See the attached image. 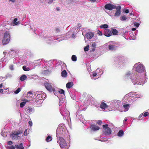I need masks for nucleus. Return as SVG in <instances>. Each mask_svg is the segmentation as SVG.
Segmentation results:
<instances>
[{
  "instance_id": "1",
  "label": "nucleus",
  "mask_w": 149,
  "mask_h": 149,
  "mask_svg": "<svg viewBox=\"0 0 149 149\" xmlns=\"http://www.w3.org/2000/svg\"><path fill=\"white\" fill-rule=\"evenodd\" d=\"M146 76V75L145 73L143 76L141 74H136L134 76L132 72L127 71L124 75L123 78L125 79H130L134 84L142 85L145 82Z\"/></svg>"
},
{
  "instance_id": "2",
  "label": "nucleus",
  "mask_w": 149,
  "mask_h": 149,
  "mask_svg": "<svg viewBox=\"0 0 149 149\" xmlns=\"http://www.w3.org/2000/svg\"><path fill=\"white\" fill-rule=\"evenodd\" d=\"M65 125L63 124H60L56 130V136L58 138L59 135H60L64 136L65 134Z\"/></svg>"
},
{
  "instance_id": "3",
  "label": "nucleus",
  "mask_w": 149,
  "mask_h": 149,
  "mask_svg": "<svg viewBox=\"0 0 149 149\" xmlns=\"http://www.w3.org/2000/svg\"><path fill=\"white\" fill-rule=\"evenodd\" d=\"M135 69V71L139 73H141L146 71L144 65L139 62L136 63L133 67Z\"/></svg>"
},
{
  "instance_id": "4",
  "label": "nucleus",
  "mask_w": 149,
  "mask_h": 149,
  "mask_svg": "<svg viewBox=\"0 0 149 149\" xmlns=\"http://www.w3.org/2000/svg\"><path fill=\"white\" fill-rule=\"evenodd\" d=\"M79 31L78 29L76 30V28H73L71 29L70 31H68L66 33V36H68V38H74L75 37V35Z\"/></svg>"
},
{
  "instance_id": "5",
  "label": "nucleus",
  "mask_w": 149,
  "mask_h": 149,
  "mask_svg": "<svg viewBox=\"0 0 149 149\" xmlns=\"http://www.w3.org/2000/svg\"><path fill=\"white\" fill-rule=\"evenodd\" d=\"M10 40V33L8 31L6 32L4 34V37L2 40L3 45L8 44Z\"/></svg>"
},
{
  "instance_id": "6",
  "label": "nucleus",
  "mask_w": 149,
  "mask_h": 149,
  "mask_svg": "<svg viewBox=\"0 0 149 149\" xmlns=\"http://www.w3.org/2000/svg\"><path fill=\"white\" fill-rule=\"evenodd\" d=\"M103 129L102 132L104 134L108 135H109L111 133V130L109 127H108V125L107 124L103 125Z\"/></svg>"
},
{
  "instance_id": "7",
  "label": "nucleus",
  "mask_w": 149,
  "mask_h": 149,
  "mask_svg": "<svg viewBox=\"0 0 149 149\" xmlns=\"http://www.w3.org/2000/svg\"><path fill=\"white\" fill-rule=\"evenodd\" d=\"M22 133V132H20L19 131H17L16 132H14L10 134V136L13 139H20L21 137L20 136H18V135Z\"/></svg>"
},
{
  "instance_id": "8",
  "label": "nucleus",
  "mask_w": 149,
  "mask_h": 149,
  "mask_svg": "<svg viewBox=\"0 0 149 149\" xmlns=\"http://www.w3.org/2000/svg\"><path fill=\"white\" fill-rule=\"evenodd\" d=\"M59 141H57V142H58L61 148L62 149H65V140L63 138L60 136Z\"/></svg>"
},
{
  "instance_id": "9",
  "label": "nucleus",
  "mask_w": 149,
  "mask_h": 149,
  "mask_svg": "<svg viewBox=\"0 0 149 149\" xmlns=\"http://www.w3.org/2000/svg\"><path fill=\"white\" fill-rule=\"evenodd\" d=\"M45 86L47 89L50 91H53L55 95H56V93L55 90L52 87V84L51 83H49L47 82H46L44 84Z\"/></svg>"
},
{
  "instance_id": "10",
  "label": "nucleus",
  "mask_w": 149,
  "mask_h": 149,
  "mask_svg": "<svg viewBox=\"0 0 149 149\" xmlns=\"http://www.w3.org/2000/svg\"><path fill=\"white\" fill-rule=\"evenodd\" d=\"M120 101L118 100H112L111 102V105L113 107H115L116 108H118V106L121 103Z\"/></svg>"
},
{
  "instance_id": "11",
  "label": "nucleus",
  "mask_w": 149,
  "mask_h": 149,
  "mask_svg": "<svg viewBox=\"0 0 149 149\" xmlns=\"http://www.w3.org/2000/svg\"><path fill=\"white\" fill-rule=\"evenodd\" d=\"M117 6L113 5L111 3H108L106 4L104 6V8L105 9L110 10H111L113 9H115Z\"/></svg>"
},
{
  "instance_id": "12",
  "label": "nucleus",
  "mask_w": 149,
  "mask_h": 149,
  "mask_svg": "<svg viewBox=\"0 0 149 149\" xmlns=\"http://www.w3.org/2000/svg\"><path fill=\"white\" fill-rule=\"evenodd\" d=\"M115 9H116V11L115 14L114 16L117 17H119L121 14V7L120 6H117Z\"/></svg>"
},
{
  "instance_id": "13",
  "label": "nucleus",
  "mask_w": 149,
  "mask_h": 149,
  "mask_svg": "<svg viewBox=\"0 0 149 149\" xmlns=\"http://www.w3.org/2000/svg\"><path fill=\"white\" fill-rule=\"evenodd\" d=\"M42 92L37 91L36 92L35 95L36 96L37 98L39 99V100H42V99L44 95L42 94Z\"/></svg>"
},
{
  "instance_id": "14",
  "label": "nucleus",
  "mask_w": 149,
  "mask_h": 149,
  "mask_svg": "<svg viewBox=\"0 0 149 149\" xmlns=\"http://www.w3.org/2000/svg\"><path fill=\"white\" fill-rule=\"evenodd\" d=\"M127 62V60L124 58H122L120 59V61L119 63V65L120 66H123L125 65Z\"/></svg>"
},
{
  "instance_id": "15",
  "label": "nucleus",
  "mask_w": 149,
  "mask_h": 149,
  "mask_svg": "<svg viewBox=\"0 0 149 149\" xmlns=\"http://www.w3.org/2000/svg\"><path fill=\"white\" fill-rule=\"evenodd\" d=\"M104 34L107 37L110 36L112 35L111 31L108 29H105L104 31Z\"/></svg>"
},
{
  "instance_id": "16",
  "label": "nucleus",
  "mask_w": 149,
  "mask_h": 149,
  "mask_svg": "<svg viewBox=\"0 0 149 149\" xmlns=\"http://www.w3.org/2000/svg\"><path fill=\"white\" fill-rule=\"evenodd\" d=\"M25 110L27 113L29 114H31L32 113L33 111V109L31 107H26L25 108Z\"/></svg>"
},
{
  "instance_id": "17",
  "label": "nucleus",
  "mask_w": 149,
  "mask_h": 149,
  "mask_svg": "<svg viewBox=\"0 0 149 149\" xmlns=\"http://www.w3.org/2000/svg\"><path fill=\"white\" fill-rule=\"evenodd\" d=\"M94 34L91 32H88L86 34V37L88 39H91L94 36Z\"/></svg>"
},
{
  "instance_id": "18",
  "label": "nucleus",
  "mask_w": 149,
  "mask_h": 149,
  "mask_svg": "<svg viewBox=\"0 0 149 149\" xmlns=\"http://www.w3.org/2000/svg\"><path fill=\"white\" fill-rule=\"evenodd\" d=\"M129 107V104H124L123 106V108L124 110H120V111L121 112H122L123 111H126L128 110Z\"/></svg>"
},
{
  "instance_id": "19",
  "label": "nucleus",
  "mask_w": 149,
  "mask_h": 149,
  "mask_svg": "<svg viewBox=\"0 0 149 149\" xmlns=\"http://www.w3.org/2000/svg\"><path fill=\"white\" fill-rule=\"evenodd\" d=\"M90 128L92 130L94 131L100 129V127L98 126L95 125H92L91 126Z\"/></svg>"
},
{
  "instance_id": "20",
  "label": "nucleus",
  "mask_w": 149,
  "mask_h": 149,
  "mask_svg": "<svg viewBox=\"0 0 149 149\" xmlns=\"http://www.w3.org/2000/svg\"><path fill=\"white\" fill-rule=\"evenodd\" d=\"M107 107V105L104 102H102L100 105V108L102 109H105Z\"/></svg>"
},
{
  "instance_id": "21",
  "label": "nucleus",
  "mask_w": 149,
  "mask_h": 149,
  "mask_svg": "<svg viewBox=\"0 0 149 149\" xmlns=\"http://www.w3.org/2000/svg\"><path fill=\"white\" fill-rule=\"evenodd\" d=\"M109 49L110 50L113 51L116 50L117 49V47L115 45H109Z\"/></svg>"
},
{
  "instance_id": "22",
  "label": "nucleus",
  "mask_w": 149,
  "mask_h": 149,
  "mask_svg": "<svg viewBox=\"0 0 149 149\" xmlns=\"http://www.w3.org/2000/svg\"><path fill=\"white\" fill-rule=\"evenodd\" d=\"M73 83L72 82H70L67 84L66 87L67 88H71L73 86Z\"/></svg>"
},
{
  "instance_id": "23",
  "label": "nucleus",
  "mask_w": 149,
  "mask_h": 149,
  "mask_svg": "<svg viewBox=\"0 0 149 149\" xmlns=\"http://www.w3.org/2000/svg\"><path fill=\"white\" fill-rule=\"evenodd\" d=\"M124 134L123 131L121 130H120L118 133V136L119 137H122Z\"/></svg>"
},
{
  "instance_id": "24",
  "label": "nucleus",
  "mask_w": 149,
  "mask_h": 149,
  "mask_svg": "<svg viewBox=\"0 0 149 149\" xmlns=\"http://www.w3.org/2000/svg\"><path fill=\"white\" fill-rule=\"evenodd\" d=\"M96 46V44L95 42H93L91 45V47H92V49L91 50V52L94 51L95 50V47Z\"/></svg>"
},
{
  "instance_id": "25",
  "label": "nucleus",
  "mask_w": 149,
  "mask_h": 149,
  "mask_svg": "<svg viewBox=\"0 0 149 149\" xmlns=\"http://www.w3.org/2000/svg\"><path fill=\"white\" fill-rule=\"evenodd\" d=\"M112 32L113 35H118V31L116 29H112Z\"/></svg>"
},
{
  "instance_id": "26",
  "label": "nucleus",
  "mask_w": 149,
  "mask_h": 149,
  "mask_svg": "<svg viewBox=\"0 0 149 149\" xmlns=\"http://www.w3.org/2000/svg\"><path fill=\"white\" fill-rule=\"evenodd\" d=\"M26 78V75H22L20 77V79L21 81H24L25 80Z\"/></svg>"
},
{
  "instance_id": "27",
  "label": "nucleus",
  "mask_w": 149,
  "mask_h": 149,
  "mask_svg": "<svg viewBox=\"0 0 149 149\" xmlns=\"http://www.w3.org/2000/svg\"><path fill=\"white\" fill-rule=\"evenodd\" d=\"M72 60L74 61H76L77 60V58L76 56L75 55H73L71 57Z\"/></svg>"
},
{
  "instance_id": "28",
  "label": "nucleus",
  "mask_w": 149,
  "mask_h": 149,
  "mask_svg": "<svg viewBox=\"0 0 149 149\" xmlns=\"http://www.w3.org/2000/svg\"><path fill=\"white\" fill-rule=\"evenodd\" d=\"M108 27V25H107V24H104L101 25L100 26V27L101 28H104V29L107 28Z\"/></svg>"
},
{
  "instance_id": "29",
  "label": "nucleus",
  "mask_w": 149,
  "mask_h": 149,
  "mask_svg": "<svg viewBox=\"0 0 149 149\" xmlns=\"http://www.w3.org/2000/svg\"><path fill=\"white\" fill-rule=\"evenodd\" d=\"M52 137L50 136H48L46 139V141L47 142H49L52 140Z\"/></svg>"
},
{
  "instance_id": "30",
  "label": "nucleus",
  "mask_w": 149,
  "mask_h": 149,
  "mask_svg": "<svg viewBox=\"0 0 149 149\" xmlns=\"http://www.w3.org/2000/svg\"><path fill=\"white\" fill-rule=\"evenodd\" d=\"M44 40L46 41H48L49 40H53V39L52 37H49L47 38L45 37V39Z\"/></svg>"
},
{
  "instance_id": "31",
  "label": "nucleus",
  "mask_w": 149,
  "mask_h": 149,
  "mask_svg": "<svg viewBox=\"0 0 149 149\" xmlns=\"http://www.w3.org/2000/svg\"><path fill=\"white\" fill-rule=\"evenodd\" d=\"M33 93L31 91H29L27 93V96L29 97H32L33 96Z\"/></svg>"
},
{
  "instance_id": "32",
  "label": "nucleus",
  "mask_w": 149,
  "mask_h": 149,
  "mask_svg": "<svg viewBox=\"0 0 149 149\" xmlns=\"http://www.w3.org/2000/svg\"><path fill=\"white\" fill-rule=\"evenodd\" d=\"M58 93L60 94H64V93H65V91L64 90L62 89H59L58 90Z\"/></svg>"
},
{
  "instance_id": "33",
  "label": "nucleus",
  "mask_w": 149,
  "mask_h": 149,
  "mask_svg": "<svg viewBox=\"0 0 149 149\" xmlns=\"http://www.w3.org/2000/svg\"><path fill=\"white\" fill-rule=\"evenodd\" d=\"M51 71L49 70H47L45 71L44 72V74H50L51 73Z\"/></svg>"
},
{
  "instance_id": "34",
  "label": "nucleus",
  "mask_w": 149,
  "mask_h": 149,
  "mask_svg": "<svg viewBox=\"0 0 149 149\" xmlns=\"http://www.w3.org/2000/svg\"><path fill=\"white\" fill-rule=\"evenodd\" d=\"M21 89L20 88H18L17 90L14 91V93L17 94L20 91Z\"/></svg>"
},
{
  "instance_id": "35",
  "label": "nucleus",
  "mask_w": 149,
  "mask_h": 149,
  "mask_svg": "<svg viewBox=\"0 0 149 149\" xmlns=\"http://www.w3.org/2000/svg\"><path fill=\"white\" fill-rule=\"evenodd\" d=\"M95 71L96 72V73H97V74H98V76H100L102 74V73H101L100 74V70L99 69V68L97 69Z\"/></svg>"
},
{
  "instance_id": "36",
  "label": "nucleus",
  "mask_w": 149,
  "mask_h": 149,
  "mask_svg": "<svg viewBox=\"0 0 149 149\" xmlns=\"http://www.w3.org/2000/svg\"><path fill=\"white\" fill-rule=\"evenodd\" d=\"M26 103V102H23L20 103V107L21 108H22L24 107Z\"/></svg>"
},
{
  "instance_id": "37",
  "label": "nucleus",
  "mask_w": 149,
  "mask_h": 149,
  "mask_svg": "<svg viewBox=\"0 0 149 149\" xmlns=\"http://www.w3.org/2000/svg\"><path fill=\"white\" fill-rule=\"evenodd\" d=\"M127 19V17H126V16L125 15H123L121 17L120 19L122 21H125V20Z\"/></svg>"
},
{
  "instance_id": "38",
  "label": "nucleus",
  "mask_w": 149,
  "mask_h": 149,
  "mask_svg": "<svg viewBox=\"0 0 149 149\" xmlns=\"http://www.w3.org/2000/svg\"><path fill=\"white\" fill-rule=\"evenodd\" d=\"M17 18H15L14 20V24L15 25H17L19 24V22H17Z\"/></svg>"
},
{
  "instance_id": "39",
  "label": "nucleus",
  "mask_w": 149,
  "mask_h": 149,
  "mask_svg": "<svg viewBox=\"0 0 149 149\" xmlns=\"http://www.w3.org/2000/svg\"><path fill=\"white\" fill-rule=\"evenodd\" d=\"M22 68L25 71H28L30 70V69L29 68H26L25 66H23Z\"/></svg>"
},
{
  "instance_id": "40",
  "label": "nucleus",
  "mask_w": 149,
  "mask_h": 149,
  "mask_svg": "<svg viewBox=\"0 0 149 149\" xmlns=\"http://www.w3.org/2000/svg\"><path fill=\"white\" fill-rule=\"evenodd\" d=\"M61 76L63 77H65V70H64L61 73Z\"/></svg>"
},
{
  "instance_id": "41",
  "label": "nucleus",
  "mask_w": 149,
  "mask_h": 149,
  "mask_svg": "<svg viewBox=\"0 0 149 149\" xmlns=\"http://www.w3.org/2000/svg\"><path fill=\"white\" fill-rule=\"evenodd\" d=\"M89 46L88 45H87L84 48V50L85 51H88V50Z\"/></svg>"
},
{
  "instance_id": "42",
  "label": "nucleus",
  "mask_w": 149,
  "mask_h": 149,
  "mask_svg": "<svg viewBox=\"0 0 149 149\" xmlns=\"http://www.w3.org/2000/svg\"><path fill=\"white\" fill-rule=\"evenodd\" d=\"M92 74L93 77H95L97 75V74L96 72H95V71H93L92 72Z\"/></svg>"
},
{
  "instance_id": "43",
  "label": "nucleus",
  "mask_w": 149,
  "mask_h": 149,
  "mask_svg": "<svg viewBox=\"0 0 149 149\" xmlns=\"http://www.w3.org/2000/svg\"><path fill=\"white\" fill-rule=\"evenodd\" d=\"M15 147L13 146H8V149H15Z\"/></svg>"
},
{
  "instance_id": "44",
  "label": "nucleus",
  "mask_w": 149,
  "mask_h": 149,
  "mask_svg": "<svg viewBox=\"0 0 149 149\" xmlns=\"http://www.w3.org/2000/svg\"><path fill=\"white\" fill-rule=\"evenodd\" d=\"M127 95H128V96L130 95V96H132V97H134V96L135 94H133L132 93H130L128 94Z\"/></svg>"
},
{
  "instance_id": "45",
  "label": "nucleus",
  "mask_w": 149,
  "mask_h": 149,
  "mask_svg": "<svg viewBox=\"0 0 149 149\" xmlns=\"http://www.w3.org/2000/svg\"><path fill=\"white\" fill-rule=\"evenodd\" d=\"M134 25L135 26H136L137 27H138L139 26V24L137 22H135L134 23Z\"/></svg>"
},
{
  "instance_id": "46",
  "label": "nucleus",
  "mask_w": 149,
  "mask_h": 149,
  "mask_svg": "<svg viewBox=\"0 0 149 149\" xmlns=\"http://www.w3.org/2000/svg\"><path fill=\"white\" fill-rule=\"evenodd\" d=\"M29 133H28V131L27 130H26L24 131V136L27 135Z\"/></svg>"
},
{
  "instance_id": "47",
  "label": "nucleus",
  "mask_w": 149,
  "mask_h": 149,
  "mask_svg": "<svg viewBox=\"0 0 149 149\" xmlns=\"http://www.w3.org/2000/svg\"><path fill=\"white\" fill-rule=\"evenodd\" d=\"M19 149H24V147L23 146L22 144L21 143L19 145Z\"/></svg>"
},
{
  "instance_id": "48",
  "label": "nucleus",
  "mask_w": 149,
  "mask_h": 149,
  "mask_svg": "<svg viewBox=\"0 0 149 149\" xmlns=\"http://www.w3.org/2000/svg\"><path fill=\"white\" fill-rule=\"evenodd\" d=\"M9 68L11 70H14L13 65H10L9 66Z\"/></svg>"
},
{
  "instance_id": "49",
  "label": "nucleus",
  "mask_w": 149,
  "mask_h": 149,
  "mask_svg": "<svg viewBox=\"0 0 149 149\" xmlns=\"http://www.w3.org/2000/svg\"><path fill=\"white\" fill-rule=\"evenodd\" d=\"M54 0H48V3L49 4L52 3Z\"/></svg>"
},
{
  "instance_id": "50",
  "label": "nucleus",
  "mask_w": 149,
  "mask_h": 149,
  "mask_svg": "<svg viewBox=\"0 0 149 149\" xmlns=\"http://www.w3.org/2000/svg\"><path fill=\"white\" fill-rule=\"evenodd\" d=\"M149 113L148 112H145L143 114L144 116L146 117L148 115Z\"/></svg>"
},
{
  "instance_id": "51",
  "label": "nucleus",
  "mask_w": 149,
  "mask_h": 149,
  "mask_svg": "<svg viewBox=\"0 0 149 149\" xmlns=\"http://www.w3.org/2000/svg\"><path fill=\"white\" fill-rule=\"evenodd\" d=\"M19 146L18 145H16L15 146V148L16 149H19Z\"/></svg>"
},
{
  "instance_id": "52",
  "label": "nucleus",
  "mask_w": 149,
  "mask_h": 149,
  "mask_svg": "<svg viewBox=\"0 0 149 149\" xmlns=\"http://www.w3.org/2000/svg\"><path fill=\"white\" fill-rule=\"evenodd\" d=\"M97 34L100 36H102V32L100 31H99V32L97 33Z\"/></svg>"
},
{
  "instance_id": "53",
  "label": "nucleus",
  "mask_w": 149,
  "mask_h": 149,
  "mask_svg": "<svg viewBox=\"0 0 149 149\" xmlns=\"http://www.w3.org/2000/svg\"><path fill=\"white\" fill-rule=\"evenodd\" d=\"M97 124H98L99 125H101L102 123V121L101 120H98L97 122Z\"/></svg>"
},
{
  "instance_id": "54",
  "label": "nucleus",
  "mask_w": 149,
  "mask_h": 149,
  "mask_svg": "<svg viewBox=\"0 0 149 149\" xmlns=\"http://www.w3.org/2000/svg\"><path fill=\"white\" fill-rule=\"evenodd\" d=\"M81 26V24H78V25L77 26V29H78V30L79 31L78 29Z\"/></svg>"
},
{
  "instance_id": "55",
  "label": "nucleus",
  "mask_w": 149,
  "mask_h": 149,
  "mask_svg": "<svg viewBox=\"0 0 149 149\" xmlns=\"http://www.w3.org/2000/svg\"><path fill=\"white\" fill-rule=\"evenodd\" d=\"M8 145H11L13 144V142L12 141H10L8 142Z\"/></svg>"
},
{
  "instance_id": "56",
  "label": "nucleus",
  "mask_w": 149,
  "mask_h": 149,
  "mask_svg": "<svg viewBox=\"0 0 149 149\" xmlns=\"http://www.w3.org/2000/svg\"><path fill=\"white\" fill-rule=\"evenodd\" d=\"M68 118H69L70 120V122H69V121L68 120V121H67L68 122V124L69 125L70 124V122H71V119H70V116H68Z\"/></svg>"
},
{
  "instance_id": "57",
  "label": "nucleus",
  "mask_w": 149,
  "mask_h": 149,
  "mask_svg": "<svg viewBox=\"0 0 149 149\" xmlns=\"http://www.w3.org/2000/svg\"><path fill=\"white\" fill-rule=\"evenodd\" d=\"M29 123L30 126H31L32 125V123L31 121H29Z\"/></svg>"
},
{
  "instance_id": "58",
  "label": "nucleus",
  "mask_w": 149,
  "mask_h": 149,
  "mask_svg": "<svg viewBox=\"0 0 149 149\" xmlns=\"http://www.w3.org/2000/svg\"><path fill=\"white\" fill-rule=\"evenodd\" d=\"M142 116H143V114H140L139 116L138 117V119H140V118H141Z\"/></svg>"
},
{
  "instance_id": "59",
  "label": "nucleus",
  "mask_w": 149,
  "mask_h": 149,
  "mask_svg": "<svg viewBox=\"0 0 149 149\" xmlns=\"http://www.w3.org/2000/svg\"><path fill=\"white\" fill-rule=\"evenodd\" d=\"M60 112V113H61L62 115L63 116H64V113H63V112L62 111V109H61Z\"/></svg>"
},
{
  "instance_id": "60",
  "label": "nucleus",
  "mask_w": 149,
  "mask_h": 149,
  "mask_svg": "<svg viewBox=\"0 0 149 149\" xmlns=\"http://www.w3.org/2000/svg\"><path fill=\"white\" fill-rule=\"evenodd\" d=\"M129 11L128 9H126L125 10V12L126 13H129Z\"/></svg>"
},
{
  "instance_id": "61",
  "label": "nucleus",
  "mask_w": 149,
  "mask_h": 149,
  "mask_svg": "<svg viewBox=\"0 0 149 149\" xmlns=\"http://www.w3.org/2000/svg\"><path fill=\"white\" fill-rule=\"evenodd\" d=\"M62 104V102L61 101V100H60V101L59 102V105L60 106Z\"/></svg>"
},
{
  "instance_id": "62",
  "label": "nucleus",
  "mask_w": 149,
  "mask_h": 149,
  "mask_svg": "<svg viewBox=\"0 0 149 149\" xmlns=\"http://www.w3.org/2000/svg\"><path fill=\"white\" fill-rule=\"evenodd\" d=\"M29 100H26V99H24L23 100L24 102H26H26H29Z\"/></svg>"
},
{
  "instance_id": "63",
  "label": "nucleus",
  "mask_w": 149,
  "mask_h": 149,
  "mask_svg": "<svg viewBox=\"0 0 149 149\" xmlns=\"http://www.w3.org/2000/svg\"><path fill=\"white\" fill-rule=\"evenodd\" d=\"M67 147H66V149H68V148H69V146H70V144H69V143H68V145H67Z\"/></svg>"
},
{
  "instance_id": "64",
  "label": "nucleus",
  "mask_w": 149,
  "mask_h": 149,
  "mask_svg": "<svg viewBox=\"0 0 149 149\" xmlns=\"http://www.w3.org/2000/svg\"><path fill=\"white\" fill-rule=\"evenodd\" d=\"M88 1H91L92 2H94L96 1V0H88Z\"/></svg>"
}]
</instances>
